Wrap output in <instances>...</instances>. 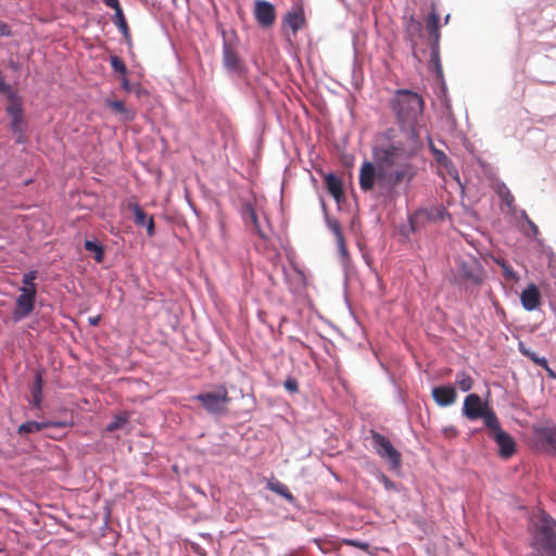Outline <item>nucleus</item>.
Here are the masks:
<instances>
[{
	"label": "nucleus",
	"mask_w": 556,
	"mask_h": 556,
	"mask_svg": "<svg viewBox=\"0 0 556 556\" xmlns=\"http://www.w3.org/2000/svg\"><path fill=\"white\" fill-rule=\"evenodd\" d=\"M128 207L132 211L135 223L139 226H147V232L149 237L154 235V220L152 216H149L138 203H129Z\"/></svg>",
	"instance_id": "17"
},
{
	"label": "nucleus",
	"mask_w": 556,
	"mask_h": 556,
	"mask_svg": "<svg viewBox=\"0 0 556 556\" xmlns=\"http://www.w3.org/2000/svg\"><path fill=\"white\" fill-rule=\"evenodd\" d=\"M533 435L538 447L541 450L555 453L556 452V426H534Z\"/></svg>",
	"instance_id": "10"
},
{
	"label": "nucleus",
	"mask_w": 556,
	"mask_h": 556,
	"mask_svg": "<svg viewBox=\"0 0 556 556\" xmlns=\"http://www.w3.org/2000/svg\"><path fill=\"white\" fill-rule=\"evenodd\" d=\"M342 543L345 544V545L357 547V548H359L362 551H365V552H367L369 549V544L367 542H361V541H356V540L344 539V540H342Z\"/></svg>",
	"instance_id": "38"
},
{
	"label": "nucleus",
	"mask_w": 556,
	"mask_h": 556,
	"mask_svg": "<svg viewBox=\"0 0 556 556\" xmlns=\"http://www.w3.org/2000/svg\"><path fill=\"white\" fill-rule=\"evenodd\" d=\"M89 324L91 326H97L100 321V315H97V316H93V317H89Z\"/></svg>",
	"instance_id": "46"
},
{
	"label": "nucleus",
	"mask_w": 556,
	"mask_h": 556,
	"mask_svg": "<svg viewBox=\"0 0 556 556\" xmlns=\"http://www.w3.org/2000/svg\"><path fill=\"white\" fill-rule=\"evenodd\" d=\"M389 105L395 115L397 124L395 129L401 132L417 130L418 119L425 106L420 94L408 89H397L390 99Z\"/></svg>",
	"instance_id": "2"
},
{
	"label": "nucleus",
	"mask_w": 556,
	"mask_h": 556,
	"mask_svg": "<svg viewBox=\"0 0 556 556\" xmlns=\"http://www.w3.org/2000/svg\"><path fill=\"white\" fill-rule=\"evenodd\" d=\"M36 278H37V270H30V271L24 274L23 279H22L23 287L37 288L36 283L34 282V280Z\"/></svg>",
	"instance_id": "36"
},
{
	"label": "nucleus",
	"mask_w": 556,
	"mask_h": 556,
	"mask_svg": "<svg viewBox=\"0 0 556 556\" xmlns=\"http://www.w3.org/2000/svg\"><path fill=\"white\" fill-rule=\"evenodd\" d=\"M11 67L14 68V70H17L18 65H17V63L12 62L11 63Z\"/></svg>",
	"instance_id": "48"
},
{
	"label": "nucleus",
	"mask_w": 556,
	"mask_h": 556,
	"mask_svg": "<svg viewBox=\"0 0 556 556\" xmlns=\"http://www.w3.org/2000/svg\"><path fill=\"white\" fill-rule=\"evenodd\" d=\"M376 184L388 191L392 190L389 189V181L380 180V169L377 168L376 163L369 161L363 162L359 168V187L362 191H372Z\"/></svg>",
	"instance_id": "6"
},
{
	"label": "nucleus",
	"mask_w": 556,
	"mask_h": 556,
	"mask_svg": "<svg viewBox=\"0 0 556 556\" xmlns=\"http://www.w3.org/2000/svg\"><path fill=\"white\" fill-rule=\"evenodd\" d=\"M110 64L114 72L122 74V76L127 75V66L119 56L111 55Z\"/></svg>",
	"instance_id": "31"
},
{
	"label": "nucleus",
	"mask_w": 556,
	"mask_h": 556,
	"mask_svg": "<svg viewBox=\"0 0 556 556\" xmlns=\"http://www.w3.org/2000/svg\"><path fill=\"white\" fill-rule=\"evenodd\" d=\"M336 241H337V244H338V248L340 250L341 255L342 256H346L348 255V249H346L344 236H340V237L336 238Z\"/></svg>",
	"instance_id": "40"
},
{
	"label": "nucleus",
	"mask_w": 556,
	"mask_h": 556,
	"mask_svg": "<svg viewBox=\"0 0 556 556\" xmlns=\"http://www.w3.org/2000/svg\"><path fill=\"white\" fill-rule=\"evenodd\" d=\"M455 383L459 388V390H462L463 392H468L469 390H471L473 386V380L470 377V375H468L465 371H462L457 372L455 377Z\"/></svg>",
	"instance_id": "27"
},
{
	"label": "nucleus",
	"mask_w": 556,
	"mask_h": 556,
	"mask_svg": "<svg viewBox=\"0 0 556 556\" xmlns=\"http://www.w3.org/2000/svg\"><path fill=\"white\" fill-rule=\"evenodd\" d=\"M122 87H123V88H124V90H125V91H127V92L132 91V86H131V84L129 83V80H128V78H127V76H126V75L122 77Z\"/></svg>",
	"instance_id": "44"
},
{
	"label": "nucleus",
	"mask_w": 556,
	"mask_h": 556,
	"mask_svg": "<svg viewBox=\"0 0 556 556\" xmlns=\"http://www.w3.org/2000/svg\"><path fill=\"white\" fill-rule=\"evenodd\" d=\"M430 49H431V62L434 64L435 67H440L441 64H440V43H431L430 45Z\"/></svg>",
	"instance_id": "37"
},
{
	"label": "nucleus",
	"mask_w": 556,
	"mask_h": 556,
	"mask_svg": "<svg viewBox=\"0 0 556 556\" xmlns=\"http://www.w3.org/2000/svg\"><path fill=\"white\" fill-rule=\"evenodd\" d=\"M193 400L202 403L207 413L212 415H224L231 399L224 384H218L213 391L199 393Z\"/></svg>",
	"instance_id": "4"
},
{
	"label": "nucleus",
	"mask_w": 556,
	"mask_h": 556,
	"mask_svg": "<svg viewBox=\"0 0 556 556\" xmlns=\"http://www.w3.org/2000/svg\"><path fill=\"white\" fill-rule=\"evenodd\" d=\"M463 415L469 420L482 419L486 428L498 419L489 403L483 402L476 393H470L465 397Z\"/></svg>",
	"instance_id": "3"
},
{
	"label": "nucleus",
	"mask_w": 556,
	"mask_h": 556,
	"mask_svg": "<svg viewBox=\"0 0 556 556\" xmlns=\"http://www.w3.org/2000/svg\"><path fill=\"white\" fill-rule=\"evenodd\" d=\"M49 426H50L49 422L26 421L18 427L17 432L20 434L35 433V432H39L40 430H42Z\"/></svg>",
	"instance_id": "25"
},
{
	"label": "nucleus",
	"mask_w": 556,
	"mask_h": 556,
	"mask_svg": "<svg viewBox=\"0 0 556 556\" xmlns=\"http://www.w3.org/2000/svg\"><path fill=\"white\" fill-rule=\"evenodd\" d=\"M325 185L328 192L339 202L343 198V184L340 177L329 173L325 175Z\"/></svg>",
	"instance_id": "18"
},
{
	"label": "nucleus",
	"mask_w": 556,
	"mask_h": 556,
	"mask_svg": "<svg viewBox=\"0 0 556 556\" xmlns=\"http://www.w3.org/2000/svg\"><path fill=\"white\" fill-rule=\"evenodd\" d=\"M102 1L104 2V4L106 7L113 9L114 12L122 9L118 0H102Z\"/></svg>",
	"instance_id": "41"
},
{
	"label": "nucleus",
	"mask_w": 556,
	"mask_h": 556,
	"mask_svg": "<svg viewBox=\"0 0 556 556\" xmlns=\"http://www.w3.org/2000/svg\"><path fill=\"white\" fill-rule=\"evenodd\" d=\"M420 30V22L416 20L413 15H410L406 25V33L408 34L409 37H414L415 35H418Z\"/></svg>",
	"instance_id": "32"
},
{
	"label": "nucleus",
	"mask_w": 556,
	"mask_h": 556,
	"mask_svg": "<svg viewBox=\"0 0 556 556\" xmlns=\"http://www.w3.org/2000/svg\"><path fill=\"white\" fill-rule=\"evenodd\" d=\"M108 105L115 112L119 113L124 116L125 121H132L136 116L135 112L128 108H126L124 101L122 100H109Z\"/></svg>",
	"instance_id": "21"
},
{
	"label": "nucleus",
	"mask_w": 556,
	"mask_h": 556,
	"mask_svg": "<svg viewBox=\"0 0 556 556\" xmlns=\"http://www.w3.org/2000/svg\"><path fill=\"white\" fill-rule=\"evenodd\" d=\"M370 434L377 454L388 460L393 468H399L402 462L401 453L392 445L390 440L375 430H371Z\"/></svg>",
	"instance_id": "7"
},
{
	"label": "nucleus",
	"mask_w": 556,
	"mask_h": 556,
	"mask_svg": "<svg viewBox=\"0 0 556 556\" xmlns=\"http://www.w3.org/2000/svg\"><path fill=\"white\" fill-rule=\"evenodd\" d=\"M253 14L261 27H271L276 22L275 7L266 0H255Z\"/></svg>",
	"instance_id": "11"
},
{
	"label": "nucleus",
	"mask_w": 556,
	"mask_h": 556,
	"mask_svg": "<svg viewBox=\"0 0 556 556\" xmlns=\"http://www.w3.org/2000/svg\"><path fill=\"white\" fill-rule=\"evenodd\" d=\"M267 489L273 491L274 493L282 496L289 503H294V501H295V497L290 492L288 486L286 484H283L282 482H280L279 480H277V479L269 480L267 482Z\"/></svg>",
	"instance_id": "20"
},
{
	"label": "nucleus",
	"mask_w": 556,
	"mask_h": 556,
	"mask_svg": "<svg viewBox=\"0 0 556 556\" xmlns=\"http://www.w3.org/2000/svg\"><path fill=\"white\" fill-rule=\"evenodd\" d=\"M113 21H114V24L116 25V27L123 34L124 38L125 39H129L130 38V31H129V27L127 25V22H126L123 9L117 10L116 12H114Z\"/></svg>",
	"instance_id": "24"
},
{
	"label": "nucleus",
	"mask_w": 556,
	"mask_h": 556,
	"mask_svg": "<svg viewBox=\"0 0 556 556\" xmlns=\"http://www.w3.org/2000/svg\"><path fill=\"white\" fill-rule=\"evenodd\" d=\"M489 437L492 438L497 446L498 454L502 458L508 459L516 453V442L514 438L504 431L501 427L500 419L488 427Z\"/></svg>",
	"instance_id": "5"
},
{
	"label": "nucleus",
	"mask_w": 556,
	"mask_h": 556,
	"mask_svg": "<svg viewBox=\"0 0 556 556\" xmlns=\"http://www.w3.org/2000/svg\"><path fill=\"white\" fill-rule=\"evenodd\" d=\"M520 302L522 307L528 312H532L539 308L541 305V293L539 288L534 283L529 285L521 292Z\"/></svg>",
	"instance_id": "12"
},
{
	"label": "nucleus",
	"mask_w": 556,
	"mask_h": 556,
	"mask_svg": "<svg viewBox=\"0 0 556 556\" xmlns=\"http://www.w3.org/2000/svg\"><path fill=\"white\" fill-rule=\"evenodd\" d=\"M431 152L438 164L444 166L447 169L453 166L452 160L443 151L432 146Z\"/></svg>",
	"instance_id": "29"
},
{
	"label": "nucleus",
	"mask_w": 556,
	"mask_h": 556,
	"mask_svg": "<svg viewBox=\"0 0 556 556\" xmlns=\"http://www.w3.org/2000/svg\"><path fill=\"white\" fill-rule=\"evenodd\" d=\"M42 376L40 372L36 374L35 381L31 387V403L35 407H39L42 399Z\"/></svg>",
	"instance_id": "23"
},
{
	"label": "nucleus",
	"mask_w": 556,
	"mask_h": 556,
	"mask_svg": "<svg viewBox=\"0 0 556 556\" xmlns=\"http://www.w3.org/2000/svg\"><path fill=\"white\" fill-rule=\"evenodd\" d=\"M445 211L443 208L435 210H419L414 215L409 217V225L413 230H417L419 228V224L422 220L430 219H443Z\"/></svg>",
	"instance_id": "15"
},
{
	"label": "nucleus",
	"mask_w": 556,
	"mask_h": 556,
	"mask_svg": "<svg viewBox=\"0 0 556 556\" xmlns=\"http://www.w3.org/2000/svg\"><path fill=\"white\" fill-rule=\"evenodd\" d=\"M448 20H450V15L447 14V15L445 16V24H447V23H448Z\"/></svg>",
	"instance_id": "49"
},
{
	"label": "nucleus",
	"mask_w": 556,
	"mask_h": 556,
	"mask_svg": "<svg viewBox=\"0 0 556 556\" xmlns=\"http://www.w3.org/2000/svg\"><path fill=\"white\" fill-rule=\"evenodd\" d=\"M283 22L292 29L293 33H296L305 24L304 13L301 9L288 12Z\"/></svg>",
	"instance_id": "19"
},
{
	"label": "nucleus",
	"mask_w": 556,
	"mask_h": 556,
	"mask_svg": "<svg viewBox=\"0 0 556 556\" xmlns=\"http://www.w3.org/2000/svg\"><path fill=\"white\" fill-rule=\"evenodd\" d=\"M326 224H327L329 230L333 233L334 238L343 236L341 225L337 218L327 216Z\"/></svg>",
	"instance_id": "34"
},
{
	"label": "nucleus",
	"mask_w": 556,
	"mask_h": 556,
	"mask_svg": "<svg viewBox=\"0 0 556 556\" xmlns=\"http://www.w3.org/2000/svg\"><path fill=\"white\" fill-rule=\"evenodd\" d=\"M432 397L439 406H450L455 403L457 393L452 386H441L432 389Z\"/></svg>",
	"instance_id": "14"
},
{
	"label": "nucleus",
	"mask_w": 556,
	"mask_h": 556,
	"mask_svg": "<svg viewBox=\"0 0 556 556\" xmlns=\"http://www.w3.org/2000/svg\"><path fill=\"white\" fill-rule=\"evenodd\" d=\"M283 386H285L286 390L290 393H296L299 391V383H298L296 379H294L292 377H289L285 381Z\"/></svg>",
	"instance_id": "39"
},
{
	"label": "nucleus",
	"mask_w": 556,
	"mask_h": 556,
	"mask_svg": "<svg viewBox=\"0 0 556 556\" xmlns=\"http://www.w3.org/2000/svg\"><path fill=\"white\" fill-rule=\"evenodd\" d=\"M420 148L417 130L401 132L391 127L377 138L372 148V159L380 169V180L389 181V189L414 179L417 167L412 160Z\"/></svg>",
	"instance_id": "1"
},
{
	"label": "nucleus",
	"mask_w": 556,
	"mask_h": 556,
	"mask_svg": "<svg viewBox=\"0 0 556 556\" xmlns=\"http://www.w3.org/2000/svg\"><path fill=\"white\" fill-rule=\"evenodd\" d=\"M247 213H248L250 222L253 224L255 232L261 238L265 239L266 236H265V233L263 232V230L260 227V223H258V218H257V214H256L255 210L251 205H248L247 206Z\"/></svg>",
	"instance_id": "30"
},
{
	"label": "nucleus",
	"mask_w": 556,
	"mask_h": 556,
	"mask_svg": "<svg viewBox=\"0 0 556 556\" xmlns=\"http://www.w3.org/2000/svg\"><path fill=\"white\" fill-rule=\"evenodd\" d=\"M505 276L508 278H516V274L513 269L504 267Z\"/></svg>",
	"instance_id": "47"
},
{
	"label": "nucleus",
	"mask_w": 556,
	"mask_h": 556,
	"mask_svg": "<svg viewBox=\"0 0 556 556\" xmlns=\"http://www.w3.org/2000/svg\"><path fill=\"white\" fill-rule=\"evenodd\" d=\"M129 416L127 413H122L114 416V419L106 426V431L114 432L121 429L125 424H127Z\"/></svg>",
	"instance_id": "28"
},
{
	"label": "nucleus",
	"mask_w": 556,
	"mask_h": 556,
	"mask_svg": "<svg viewBox=\"0 0 556 556\" xmlns=\"http://www.w3.org/2000/svg\"><path fill=\"white\" fill-rule=\"evenodd\" d=\"M426 29L429 36V43H440V15L432 5V11L426 18Z\"/></svg>",
	"instance_id": "16"
},
{
	"label": "nucleus",
	"mask_w": 556,
	"mask_h": 556,
	"mask_svg": "<svg viewBox=\"0 0 556 556\" xmlns=\"http://www.w3.org/2000/svg\"><path fill=\"white\" fill-rule=\"evenodd\" d=\"M459 275L475 285L483 280V269L480 262L473 256H460L457 260Z\"/></svg>",
	"instance_id": "9"
},
{
	"label": "nucleus",
	"mask_w": 556,
	"mask_h": 556,
	"mask_svg": "<svg viewBox=\"0 0 556 556\" xmlns=\"http://www.w3.org/2000/svg\"><path fill=\"white\" fill-rule=\"evenodd\" d=\"M223 64L230 72L242 71V62L233 46L228 41H225L223 46Z\"/></svg>",
	"instance_id": "13"
},
{
	"label": "nucleus",
	"mask_w": 556,
	"mask_h": 556,
	"mask_svg": "<svg viewBox=\"0 0 556 556\" xmlns=\"http://www.w3.org/2000/svg\"><path fill=\"white\" fill-rule=\"evenodd\" d=\"M525 219L527 222V224L529 225L531 231H532V235L535 237L539 235V227L526 215L525 216Z\"/></svg>",
	"instance_id": "42"
},
{
	"label": "nucleus",
	"mask_w": 556,
	"mask_h": 556,
	"mask_svg": "<svg viewBox=\"0 0 556 556\" xmlns=\"http://www.w3.org/2000/svg\"><path fill=\"white\" fill-rule=\"evenodd\" d=\"M9 97V105L7 108V113L11 118H17L23 116V109L20 99L15 96L13 91L11 93H7Z\"/></svg>",
	"instance_id": "22"
},
{
	"label": "nucleus",
	"mask_w": 556,
	"mask_h": 556,
	"mask_svg": "<svg viewBox=\"0 0 556 556\" xmlns=\"http://www.w3.org/2000/svg\"><path fill=\"white\" fill-rule=\"evenodd\" d=\"M521 353L525 356H528L530 359H532L536 365L549 370L548 363L545 357H539L535 353L530 352L526 350L525 348H520Z\"/></svg>",
	"instance_id": "33"
},
{
	"label": "nucleus",
	"mask_w": 556,
	"mask_h": 556,
	"mask_svg": "<svg viewBox=\"0 0 556 556\" xmlns=\"http://www.w3.org/2000/svg\"><path fill=\"white\" fill-rule=\"evenodd\" d=\"M446 437H455L457 434V430L454 427H448L443 430Z\"/></svg>",
	"instance_id": "45"
},
{
	"label": "nucleus",
	"mask_w": 556,
	"mask_h": 556,
	"mask_svg": "<svg viewBox=\"0 0 556 556\" xmlns=\"http://www.w3.org/2000/svg\"><path fill=\"white\" fill-rule=\"evenodd\" d=\"M24 124L25 123H24L23 116L17 117V118H12V121H11V128H12L13 132L18 135V139H17L18 142L23 141Z\"/></svg>",
	"instance_id": "35"
},
{
	"label": "nucleus",
	"mask_w": 556,
	"mask_h": 556,
	"mask_svg": "<svg viewBox=\"0 0 556 556\" xmlns=\"http://www.w3.org/2000/svg\"><path fill=\"white\" fill-rule=\"evenodd\" d=\"M10 35H11V29H10L9 25H7L3 22H0V36H10Z\"/></svg>",
	"instance_id": "43"
},
{
	"label": "nucleus",
	"mask_w": 556,
	"mask_h": 556,
	"mask_svg": "<svg viewBox=\"0 0 556 556\" xmlns=\"http://www.w3.org/2000/svg\"><path fill=\"white\" fill-rule=\"evenodd\" d=\"M37 288L21 287L20 294L15 301L13 311V320L20 321L31 314L35 308Z\"/></svg>",
	"instance_id": "8"
},
{
	"label": "nucleus",
	"mask_w": 556,
	"mask_h": 556,
	"mask_svg": "<svg viewBox=\"0 0 556 556\" xmlns=\"http://www.w3.org/2000/svg\"><path fill=\"white\" fill-rule=\"evenodd\" d=\"M85 249L93 253V257L97 263H102L104 260V250L102 245L96 241L86 240L84 244Z\"/></svg>",
	"instance_id": "26"
}]
</instances>
